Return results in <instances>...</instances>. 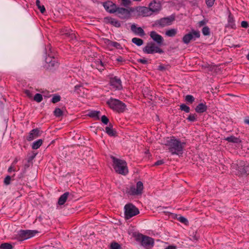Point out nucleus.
Instances as JSON below:
<instances>
[{"mask_svg":"<svg viewBox=\"0 0 249 249\" xmlns=\"http://www.w3.org/2000/svg\"><path fill=\"white\" fill-rule=\"evenodd\" d=\"M164 145L172 155H181L183 154L186 142H181L174 136L167 137Z\"/></svg>","mask_w":249,"mask_h":249,"instance_id":"f257e3e1","label":"nucleus"},{"mask_svg":"<svg viewBox=\"0 0 249 249\" xmlns=\"http://www.w3.org/2000/svg\"><path fill=\"white\" fill-rule=\"evenodd\" d=\"M110 158L112 160V166L115 171L119 174L124 176L126 175L128 173L126 162L113 156H111Z\"/></svg>","mask_w":249,"mask_h":249,"instance_id":"f03ea898","label":"nucleus"},{"mask_svg":"<svg viewBox=\"0 0 249 249\" xmlns=\"http://www.w3.org/2000/svg\"><path fill=\"white\" fill-rule=\"evenodd\" d=\"M107 104L111 109L118 113H123L126 109V105L117 99L110 98L107 101Z\"/></svg>","mask_w":249,"mask_h":249,"instance_id":"7ed1b4c3","label":"nucleus"},{"mask_svg":"<svg viewBox=\"0 0 249 249\" xmlns=\"http://www.w3.org/2000/svg\"><path fill=\"white\" fill-rule=\"evenodd\" d=\"M37 233V230H21L15 235L14 238L18 241H22L34 237Z\"/></svg>","mask_w":249,"mask_h":249,"instance_id":"20e7f679","label":"nucleus"},{"mask_svg":"<svg viewBox=\"0 0 249 249\" xmlns=\"http://www.w3.org/2000/svg\"><path fill=\"white\" fill-rule=\"evenodd\" d=\"M133 12V7H129L128 8L118 7L116 15L121 19L127 20L131 18V14Z\"/></svg>","mask_w":249,"mask_h":249,"instance_id":"39448f33","label":"nucleus"},{"mask_svg":"<svg viewBox=\"0 0 249 249\" xmlns=\"http://www.w3.org/2000/svg\"><path fill=\"white\" fill-rule=\"evenodd\" d=\"M134 237L137 241L140 242L142 245L146 249L151 248L154 245V241L151 237L141 233H137Z\"/></svg>","mask_w":249,"mask_h":249,"instance_id":"423d86ee","label":"nucleus"},{"mask_svg":"<svg viewBox=\"0 0 249 249\" xmlns=\"http://www.w3.org/2000/svg\"><path fill=\"white\" fill-rule=\"evenodd\" d=\"M143 183L139 181L137 182L136 186L132 185L129 188H127L126 193L128 195L132 196H141L143 193Z\"/></svg>","mask_w":249,"mask_h":249,"instance_id":"0eeeda50","label":"nucleus"},{"mask_svg":"<svg viewBox=\"0 0 249 249\" xmlns=\"http://www.w3.org/2000/svg\"><path fill=\"white\" fill-rule=\"evenodd\" d=\"M142 51L146 54H154L155 53L162 54L164 53L163 50L153 42H148L142 49Z\"/></svg>","mask_w":249,"mask_h":249,"instance_id":"6e6552de","label":"nucleus"},{"mask_svg":"<svg viewBox=\"0 0 249 249\" xmlns=\"http://www.w3.org/2000/svg\"><path fill=\"white\" fill-rule=\"evenodd\" d=\"M124 209L125 218L127 219H130L140 213L139 209L131 203L126 204Z\"/></svg>","mask_w":249,"mask_h":249,"instance_id":"1a4fd4ad","label":"nucleus"},{"mask_svg":"<svg viewBox=\"0 0 249 249\" xmlns=\"http://www.w3.org/2000/svg\"><path fill=\"white\" fill-rule=\"evenodd\" d=\"M200 36V32L198 31L192 30L190 32L185 34L182 37V41L184 44H188L192 40H196V38Z\"/></svg>","mask_w":249,"mask_h":249,"instance_id":"9d476101","label":"nucleus"},{"mask_svg":"<svg viewBox=\"0 0 249 249\" xmlns=\"http://www.w3.org/2000/svg\"><path fill=\"white\" fill-rule=\"evenodd\" d=\"M134 7V12H136L138 15L142 17H148L152 15L148 7L145 6H136Z\"/></svg>","mask_w":249,"mask_h":249,"instance_id":"9b49d317","label":"nucleus"},{"mask_svg":"<svg viewBox=\"0 0 249 249\" xmlns=\"http://www.w3.org/2000/svg\"><path fill=\"white\" fill-rule=\"evenodd\" d=\"M109 84L111 88L115 90H121L123 89L121 80L117 76L110 78Z\"/></svg>","mask_w":249,"mask_h":249,"instance_id":"f8f14e48","label":"nucleus"},{"mask_svg":"<svg viewBox=\"0 0 249 249\" xmlns=\"http://www.w3.org/2000/svg\"><path fill=\"white\" fill-rule=\"evenodd\" d=\"M103 6L105 10L110 14L115 13L118 8V6L115 3L109 0L104 2Z\"/></svg>","mask_w":249,"mask_h":249,"instance_id":"ddd939ff","label":"nucleus"},{"mask_svg":"<svg viewBox=\"0 0 249 249\" xmlns=\"http://www.w3.org/2000/svg\"><path fill=\"white\" fill-rule=\"evenodd\" d=\"M148 8L153 14L159 12L161 9V5L160 1L153 0L149 4Z\"/></svg>","mask_w":249,"mask_h":249,"instance_id":"4468645a","label":"nucleus"},{"mask_svg":"<svg viewBox=\"0 0 249 249\" xmlns=\"http://www.w3.org/2000/svg\"><path fill=\"white\" fill-rule=\"evenodd\" d=\"M175 20L174 17H169L161 18L157 21V25L163 27L167 25H171L172 22Z\"/></svg>","mask_w":249,"mask_h":249,"instance_id":"2eb2a0df","label":"nucleus"},{"mask_svg":"<svg viewBox=\"0 0 249 249\" xmlns=\"http://www.w3.org/2000/svg\"><path fill=\"white\" fill-rule=\"evenodd\" d=\"M104 22L106 24H110L113 26L119 28L121 27V24L120 21L114 18L107 17L104 18Z\"/></svg>","mask_w":249,"mask_h":249,"instance_id":"dca6fc26","label":"nucleus"},{"mask_svg":"<svg viewBox=\"0 0 249 249\" xmlns=\"http://www.w3.org/2000/svg\"><path fill=\"white\" fill-rule=\"evenodd\" d=\"M150 37L156 42L158 45H161L163 42V38L162 36L158 34L155 31H151L150 33Z\"/></svg>","mask_w":249,"mask_h":249,"instance_id":"f3484780","label":"nucleus"},{"mask_svg":"<svg viewBox=\"0 0 249 249\" xmlns=\"http://www.w3.org/2000/svg\"><path fill=\"white\" fill-rule=\"evenodd\" d=\"M131 31L136 35L142 37L145 34L143 29L140 27H137L135 24H133L130 26Z\"/></svg>","mask_w":249,"mask_h":249,"instance_id":"a211bd4d","label":"nucleus"},{"mask_svg":"<svg viewBox=\"0 0 249 249\" xmlns=\"http://www.w3.org/2000/svg\"><path fill=\"white\" fill-rule=\"evenodd\" d=\"M39 136V130L38 128L33 129L29 133L26 139L31 141Z\"/></svg>","mask_w":249,"mask_h":249,"instance_id":"6ab92c4d","label":"nucleus"},{"mask_svg":"<svg viewBox=\"0 0 249 249\" xmlns=\"http://www.w3.org/2000/svg\"><path fill=\"white\" fill-rule=\"evenodd\" d=\"M208 109V107L206 105V103H201L199 104L195 108V111L199 113H202Z\"/></svg>","mask_w":249,"mask_h":249,"instance_id":"aec40b11","label":"nucleus"},{"mask_svg":"<svg viewBox=\"0 0 249 249\" xmlns=\"http://www.w3.org/2000/svg\"><path fill=\"white\" fill-rule=\"evenodd\" d=\"M227 26L232 29H235L236 27L234 17L231 12L229 13L228 16Z\"/></svg>","mask_w":249,"mask_h":249,"instance_id":"412c9836","label":"nucleus"},{"mask_svg":"<svg viewBox=\"0 0 249 249\" xmlns=\"http://www.w3.org/2000/svg\"><path fill=\"white\" fill-rule=\"evenodd\" d=\"M70 193L68 192H65L59 198L58 200V204L62 205L65 204L70 196Z\"/></svg>","mask_w":249,"mask_h":249,"instance_id":"4be33fe9","label":"nucleus"},{"mask_svg":"<svg viewBox=\"0 0 249 249\" xmlns=\"http://www.w3.org/2000/svg\"><path fill=\"white\" fill-rule=\"evenodd\" d=\"M46 62L49 64V66L56 67L58 66V62L54 57L48 55L46 58Z\"/></svg>","mask_w":249,"mask_h":249,"instance_id":"5701e85b","label":"nucleus"},{"mask_svg":"<svg viewBox=\"0 0 249 249\" xmlns=\"http://www.w3.org/2000/svg\"><path fill=\"white\" fill-rule=\"evenodd\" d=\"M224 140L228 141V142L235 143H239L241 142V140L239 138L235 137L234 136H231L230 137L225 138Z\"/></svg>","mask_w":249,"mask_h":249,"instance_id":"b1692460","label":"nucleus"},{"mask_svg":"<svg viewBox=\"0 0 249 249\" xmlns=\"http://www.w3.org/2000/svg\"><path fill=\"white\" fill-rule=\"evenodd\" d=\"M100 112L96 110H90L89 112L88 115L93 118H95L96 120L99 119V114Z\"/></svg>","mask_w":249,"mask_h":249,"instance_id":"393cba45","label":"nucleus"},{"mask_svg":"<svg viewBox=\"0 0 249 249\" xmlns=\"http://www.w3.org/2000/svg\"><path fill=\"white\" fill-rule=\"evenodd\" d=\"M106 132L109 136H115L116 134V131L113 129L112 126L111 124H109V126H107L106 127Z\"/></svg>","mask_w":249,"mask_h":249,"instance_id":"a878e982","label":"nucleus"},{"mask_svg":"<svg viewBox=\"0 0 249 249\" xmlns=\"http://www.w3.org/2000/svg\"><path fill=\"white\" fill-rule=\"evenodd\" d=\"M177 29H171L165 32V35L169 37H174L177 35Z\"/></svg>","mask_w":249,"mask_h":249,"instance_id":"bb28decb","label":"nucleus"},{"mask_svg":"<svg viewBox=\"0 0 249 249\" xmlns=\"http://www.w3.org/2000/svg\"><path fill=\"white\" fill-rule=\"evenodd\" d=\"M43 143V141L41 139H39L34 142L32 145V148L33 149H37L40 147Z\"/></svg>","mask_w":249,"mask_h":249,"instance_id":"cd10ccee","label":"nucleus"},{"mask_svg":"<svg viewBox=\"0 0 249 249\" xmlns=\"http://www.w3.org/2000/svg\"><path fill=\"white\" fill-rule=\"evenodd\" d=\"M108 45L110 46L113 47L116 49H121V45L120 43L115 42L112 41L110 40H107Z\"/></svg>","mask_w":249,"mask_h":249,"instance_id":"c85d7f7f","label":"nucleus"},{"mask_svg":"<svg viewBox=\"0 0 249 249\" xmlns=\"http://www.w3.org/2000/svg\"><path fill=\"white\" fill-rule=\"evenodd\" d=\"M95 65L97 67V69L100 71L104 70L105 65L102 62V61L100 60L96 61L95 62Z\"/></svg>","mask_w":249,"mask_h":249,"instance_id":"c756f323","label":"nucleus"},{"mask_svg":"<svg viewBox=\"0 0 249 249\" xmlns=\"http://www.w3.org/2000/svg\"><path fill=\"white\" fill-rule=\"evenodd\" d=\"M132 42L138 46H140L143 44V40L142 39L137 37L133 38L132 39Z\"/></svg>","mask_w":249,"mask_h":249,"instance_id":"7c9ffc66","label":"nucleus"},{"mask_svg":"<svg viewBox=\"0 0 249 249\" xmlns=\"http://www.w3.org/2000/svg\"><path fill=\"white\" fill-rule=\"evenodd\" d=\"M36 4L38 8V9H39L40 12L42 14H44L46 11L44 5H40V1L39 0H36Z\"/></svg>","mask_w":249,"mask_h":249,"instance_id":"2f4dec72","label":"nucleus"},{"mask_svg":"<svg viewBox=\"0 0 249 249\" xmlns=\"http://www.w3.org/2000/svg\"><path fill=\"white\" fill-rule=\"evenodd\" d=\"M53 114L56 117H60L63 115V111L59 108H56L53 111Z\"/></svg>","mask_w":249,"mask_h":249,"instance_id":"473e14b6","label":"nucleus"},{"mask_svg":"<svg viewBox=\"0 0 249 249\" xmlns=\"http://www.w3.org/2000/svg\"><path fill=\"white\" fill-rule=\"evenodd\" d=\"M13 246L9 243H4L0 245V249H12Z\"/></svg>","mask_w":249,"mask_h":249,"instance_id":"72a5a7b5","label":"nucleus"},{"mask_svg":"<svg viewBox=\"0 0 249 249\" xmlns=\"http://www.w3.org/2000/svg\"><path fill=\"white\" fill-rule=\"evenodd\" d=\"M187 120L189 122H194L197 120V115L195 113L190 114L187 118Z\"/></svg>","mask_w":249,"mask_h":249,"instance_id":"f704fd0d","label":"nucleus"},{"mask_svg":"<svg viewBox=\"0 0 249 249\" xmlns=\"http://www.w3.org/2000/svg\"><path fill=\"white\" fill-rule=\"evenodd\" d=\"M180 109L184 111L186 113H189L190 111V108L185 104H182L180 105Z\"/></svg>","mask_w":249,"mask_h":249,"instance_id":"c9c22d12","label":"nucleus"},{"mask_svg":"<svg viewBox=\"0 0 249 249\" xmlns=\"http://www.w3.org/2000/svg\"><path fill=\"white\" fill-rule=\"evenodd\" d=\"M34 100L37 103L41 102L43 100L42 96L40 93H36L35 94Z\"/></svg>","mask_w":249,"mask_h":249,"instance_id":"e433bc0d","label":"nucleus"},{"mask_svg":"<svg viewBox=\"0 0 249 249\" xmlns=\"http://www.w3.org/2000/svg\"><path fill=\"white\" fill-rule=\"evenodd\" d=\"M185 101L191 104L195 101V98L191 95H187L185 97Z\"/></svg>","mask_w":249,"mask_h":249,"instance_id":"4c0bfd02","label":"nucleus"},{"mask_svg":"<svg viewBox=\"0 0 249 249\" xmlns=\"http://www.w3.org/2000/svg\"><path fill=\"white\" fill-rule=\"evenodd\" d=\"M61 100V97L59 95L54 94L52 99V102L53 104L56 103L58 102H59Z\"/></svg>","mask_w":249,"mask_h":249,"instance_id":"58836bf2","label":"nucleus"},{"mask_svg":"<svg viewBox=\"0 0 249 249\" xmlns=\"http://www.w3.org/2000/svg\"><path fill=\"white\" fill-rule=\"evenodd\" d=\"M121 248V245L116 242H113L110 244V249H120Z\"/></svg>","mask_w":249,"mask_h":249,"instance_id":"ea45409f","label":"nucleus"},{"mask_svg":"<svg viewBox=\"0 0 249 249\" xmlns=\"http://www.w3.org/2000/svg\"><path fill=\"white\" fill-rule=\"evenodd\" d=\"M202 32L204 36H209L210 34V30L208 26L204 27L202 29Z\"/></svg>","mask_w":249,"mask_h":249,"instance_id":"a19ab883","label":"nucleus"},{"mask_svg":"<svg viewBox=\"0 0 249 249\" xmlns=\"http://www.w3.org/2000/svg\"><path fill=\"white\" fill-rule=\"evenodd\" d=\"M215 0H205L206 4L208 7H212Z\"/></svg>","mask_w":249,"mask_h":249,"instance_id":"79ce46f5","label":"nucleus"},{"mask_svg":"<svg viewBox=\"0 0 249 249\" xmlns=\"http://www.w3.org/2000/svg\"><path fill=\"white\" fill-rule=\"evenodd\" d=\"M178 220L179 222L185 225H187L188 223V221L187 219L183 216L179 217Z\"/></svg>","mask_w":249,"mask_h":249,"instance_id":"37998d69","label":"nucleus"},{"mask_svg":"<svg viewBox=\"0 0 249 249\" xmlns=\"http://www.w3.org/2000/svg\"><path fill=\"white\" fill-rule=\"evenodd\" d=\"M242 172L244 174H249V163L244 165Z\"/></svg>","mask_w":249,"mask_h":249,"instance_id":"c03bdc74","label":"nucleus"},{"mask_svg":"<svg viewBox=\"0 0 249 249\" xmlns=\"http://www.w3.org/2000/svg\"><path fill=\"white\" fill-rule=\"evenodd\" d=\"M11 179V177L10 176H7L4 179V183L6 185L10 184Z\"/></svg>","mask_w":249,"mask_h":249,"instance_id":"a18cd8bd","label":"nucleus"},{"mask_svg":"<svg viewBox=\"0 0 249 249\" xmlns=\"http://www.w3.org/2000/svg\"><path fill=\"white\" fill-rule=\"evenodd\" d=\"M101 121L103 124H107L109 122V120L106 116L103 115L101 117Z\"/></svg>","mask_w":249,"mask_h":249,"instance_id":"49530a36","label":"nucleus"},{"mask_svg":"<svg viewBox=\"0 0 249 249\" xmlns=\"http://www.w3.org/2000/svg\"><path fill=\"white\" fill-rule=\"evenodd\" d=\"M66 35L70 37V39L73 40L76 39L75 34L73 33H67Z\"/></svg>","mask_w":249,"mask_h":249,"instance_id":"de8ad7c7","label":"nucleus"},{"mask_svg":"<svg viewBox=\"0 0 249 249\" xmlns=\"http://www.w3.org/2000/svg\"><path fill=\"white\" fill-rule=\"evenodd\" d=\"M24 93L29 98H32L33 97V94L31 93V92L29 90H28V89L25 90L24 91Z\"/></svg>","mask_w":249,"mask_h":249,"instance_id":"09e8293b","label":"nucleus"},{"mask_svg":"<svg viewBox=\"0 0 249 249\" xmlns=\"http://www.w3.org/2000/svg\"><path fill=\"white\" fill-rule=\"evenodd\" d=\"M241 27L243 28H247L249 26V23L246 21H243L241 23Z\"/></svg>","mask_w":249,"mask_h":249,"instance_id":"8fccbe9b","label":"nucleus"},{"mask_svg":"<svg viewBox=\"0 0 249 249\" xmlns=\"http://www.w3.org/2000/svg\"><path fill=\"white\" fill-rule=\"evenodd\" d=\"M137 61L139 63H141L143 64H146L147 63V60L145 58L139 59Z\"/></svg>","mask_w":249,"mask_h":249,"instance_id":"3c124183","label":"nucleus"},{"mask_svg":"<svg viewBox=\"0 0 249 249\" xmlns=\"http://www.w3.org/2000/svg\"><path fill=\"white\" fill-rule=\"evenodd\" d=\"M16 169H15V166L13 164H12L8 168V172L9 173H11L12 171H16Z\"/></svg>","mask_w":249,"mask_h":249,"instance_id":"603ef678","label":"nucleus"},{"mask_svg":"<svg viewBox=\"0 0 249 249\" xmlns=\"http://www.w3.org/2000/svg\"><path fill=\"white\" fill-rule=\"evenodd\" d=\"M206 21L205 20L200 21L197 23L198 26L199 27H201L203 26V25H204L205 24H206Z\"/></svg>","mask_w":249,"mask_h":249,"instance_id":"864d4df0","label":"nucleus"},{"mask_svg":"<svg viewBox=\"0 0 249 249\" xmlns=\"http://www.w3.org/2000/svg\"><path fill=\"white\" fill-rule=\"evenodd\" d=\"M164 163L163 160H159L155 163L154 165L159 166L163 164Z\"/></svg>","mask_w":249,"mask_h":249,"instance_id":"5fc2aeb1","label":"nucleus"},{"mask_svg":"<svg viewBox=\"0 0 249 249\" xmlns=\"http://www.w3.org/2000/svg\"><path fill=\"white\" fill-rule=\"evenodd\" d=\"M116 61H118V62H125L124 59L123 57H122L121 56H120L118 58H117Z\"/></svg>","mask_w":249,"mask_h":249,"instance_id":"6e6d98bb","label":"nucleus"},{"mask_svg":"<svg viewBox=\"0 0 249 249\" xmlns=\"http://www.w3.org/2000/svg\"><path fill=\"white\" fill-rule=\"evenodd\" d=\"M80 87L81 86L79 85H76L74 87V91H77L80 88Z\"/></svg>","mask_w":249,"mask_h":249,"instance_id":"4d7b16f0","label":"nucleus"},{"mask_svg":"<svg viewBox=\"0 0 249 249\" xmlns=\"http://www.w3.org/2000/svg\"><path fill=\"white\" fill-rule=\"evenodd\" d=\"M165 249H176V247L173 246H169Z\"/></svg>","mask_w":249,"mask_h":249,"instance_id":"13d9d810","label":"nucleus"},{"mask_svg":"<svg viewBox=\"0 0 249 249\" xmlns=\"http://www.w3.org/2000/svg\"><path fill=\"white\" fill-rule=\"evenodd\" d=\"M17 162H18V159H17V158H16V159H15V160H14V161L13 162V163H12V164H13V165H14L15 164H16V163H17Z\"/></svg>","mask_w":249,"mask_h":249,"instance_id":"bf43d9fd","label":"nucleus"},{"mask_svg":"<svg viewBox=\"0 0 249 249\" xmlns=\"http://www.w3.org/2000/svg\"><path fill=\"white\" fill-rule=\"evenodd\" d=\"M244 123L249 125V119H245L244 120Z\"/></svg>","mask_w":249,"mask_h":249,"instance_id":"052dcab7","label":"nucleus"},{"mask_svg":"<svg viewBox=\"0 0 249 249\" xmlns=\"http://www.w3.org/2000/svg\"><path fill=\"white\" fill-rule=\"evenodd\" d=\"M246 57H247V59L249 61V53L248 54Z\"/></svg>","mask_w":249,"mask_h":249,"instance_id":"680f3d73","label":"nucleus"},{"mask_svg":"<svg viewBox=\"0 0 249 249\" xmlns=\"http://www.w3.org/2000/svg\"><path fill=\"white\" fill-rule=\"evenodd\" d=\"M164 69V67L162 66H160V70H163Z\"/></svg>","mask_w":249,"mask_h":249,"instance_id":"e2e57ef3","label":"nucleus"},{"mask_svg":"<svg viewBox=\"0 0 249 249\" xmlns=\"http://www.w3.org/2000/svg\"><path fill=\"white\" fill-rule=\"evenodd\" d=\"M133 1H138V2H140V1H141L142 0H132Z\"/></svg>","mask_w":249,"mask_h":249,"instance_id":"0e129e2a","label":"nucleus"},{"mask_svg":"<svg viewBox=\"0 0 249 249\" xmlns=\"http://www.w3.org/2000/svg\"><path fill=\"white\" fill-rule=\"evenodd\" d=\"M248 33L249 34V30H248Z\"/></svg>","mask_w":249,"mask_h":249,"instance_id":"69168bd1","label":"nucleus"}]
</instances>
